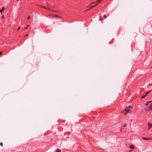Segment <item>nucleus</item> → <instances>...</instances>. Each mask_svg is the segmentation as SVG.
<instances>
[{
	"instance_id": "nucleus-1",
	"label": "nucleus",
	"mask_w": 152,
	"mask_h": 152,
	"mask_svg": "<svg viewBox=\"0 0 152 152\" xmlns=\"http://www.w3.org/2000/svg\"><path fill=\"white\" fill-rule=\"evenodd\" d=\"M151 91H147L145 93H144V95L142 96L141 97L142 99H143L145 98L146 95H147L150 92H151Z\"/></svg>"
},
{
	"instance_id": "nucleus-2",
	"label": "nucleus",
	"mask_w": 152,
	"mask_h": 152,
	"mask_svg": "<svg viewBox=\"0 0 152 152\" xmlns=\"http://www.w3.org/2000/svg\"><path fill=\"white\" fill-rule=\"evenodd\" d=\"M41 7L44 9H48L49 10H51V11H52V12H57V11H55V10H51L50 9V8H47L46 7H43V6H41Z\"/></svg>"
},
{
	"instance_id": "nucleus-3",
	"label": "nucleus",
	"mask_w": 152,
	"mask_h": 152,
	"mask_svg": "<svg viewBox=\"0 0 152 152\" xmlns=\"http://www.w3.org/2000/svg\"><path fill=\"white\" fill-rule=\"evenodd\" d=\"M131 112V110H129L127 108H126L125 110V112L124 113V115H126L128 113H130Z\"/></svg>"
},
{
	"instance_id": "nucleus-4",
	"label": "nucleus",
	"mask_w": 152,
	"mask_h": 152,
	"mask_svg": "<svg viewBox=\"0 0 152 152\" xmlns=\"http://www.w3.org/2000/svg\"><path fill=\"white\" fill-rule=\"evenodd\" d=\"M102 1V0H98L96 2H93L92 3V4H95L96 3H97L96 4L97 5L99 4V3H100Z\"/></svg>"
},
{
	"instance_id": "nucleus-5",
	"label": "nucleus",
	"mask_w": 152,
	"mask_h": 152,
	"mask_svg": "<svg viewBox=\"0 0 152 152\" xmlns=\"http://www.w3.org/2000/svg\"><path fill=\"white\" fill-rule=\"evenodd\" d=\"M142 139H143L144 140H150L152 139L151 138H149V137H147V138H145V137H142Z\"/></svg>"
},
{
	"instance_id": "nucleus-6",
	"label": "nucleus",
	"mask_w": 152,
	"mask_h": 152,
	"mask_svg": "<svg viewBox=\"0 0 152 152\" xmlns=\"http://www.w3.org/2000/svg\"><path fill=\"white\" fill-rule=\"evenodd\" d=\"M148 125L149 126L148 129H149L152 127V124L151 123H149Z\"/></svg>"
},
{
	"instance_id": "nucleus-7",
	"label": "nucleus",
	"mask_w": 152,
	"mask_h": 152,
	"mask_svg": "<svg viewBox=\"0 0 152 152\" xmlns=\"http://www.w3.org/2000/svg\"><path fill=\"white\" fill-rule=\"evenodd\" d=\"M129 148L132 149H134V148L133 145H131L129 146Z\"/></svg>"
},
{
	"instance_id": "nucleus-8",
	"label": "nucleus",
	"mask_w": 152,
	"mask_h": 152,
	"mask_svg": "<svg viewBox=\"0 0 152 152\" xmlns=\"http://www.w3.org/2000/svg\"><path fill=\"white\" fill-rule=\"evenodd\" d=\"M149 110L152 109V104H150L149 107H148Z\"/></svg>"
},
{
	"instance_id": "nucleus-9",
	"label": "nucleus",
	"mask_w": 152,
	"mask_h": 152,
	"mask_svg": "<svg viewBox=\"0 0 152 152\" xmlns=\"http://www.w3.org/2000/svg\"><path fill=\"white\" fill-rule=\"evenodd\" d=\"M61 150L59 149H57L56 151V152H61Z\"/></svg>"
},
{
	"instance_id": "nucleus-10",
	"label": "nucleus",
	"mask_w": 152,
	"mask_h": 152,
	"mask_svg": "<svg viewBox=\"0 0 152 152\" xmlns=\"http://www.w3.org/2000/svg\"><path fill=\"white\" fill-rule=\"evenodd\" d=\"M96 5H97V4H96V5H92V6L91 8H90V9H91L92 8H93V7H95V6H96Z\"/></svg>"
},
{
	"instance_id": "nucleus-11",
	"label": "nucleus",
	"mask_w": 152,
	"mask_h": 152,
	"mask_svg": "<svg viewBox=\"0 0 152 152\" xmlns=\"http://www.w3.org/2000/svg\"><path fill=\"white\" fill-rule=\"evenodd\" d=\"M4 7H3L0 10V12L1 13L2 12L3 10H4Z\"/></svg>"
},
{
	"instance_id": "nucleus-12",
	"label": "nucleus",
	"mask_w": 152,
	"mask_h": 152,
	"mask_svg": "<svg viewBox=\"0 0 152 152\" xmlns=\"http://www.w3.org/2000/svg\"><path fill=\"white\" fill-rule=\"evenodd\" d=\"M149 103H150V101H148V102H146V104H145V105H148V104Z\"/></svg>"
},
{
	"instance_id": "nucleus-13",
	"label": "nucleus",
	"mask_w": 152,
	"mask_h": 152,
	"mask_svg": "<svg viewBox=\"0 0 152 152\" xmlns=\"http://www.w3.org/2000/svg\"><path fill=\"white\" fill-rule=\"evenodd\" d=\"M123 126L124 127H126V124H123Z\"/></svg>"
},
{
	"instance_id": "nucleus-14",
	"label": "nucleus",
	"mask_w": 152,
	"mask_h": 152,
	"mask_svg": "<svg viewBox=\"0 0 152 152\" xmlns=\"http://www.w3.org/2000/svg\"><path fill=\"white\" fill-rule=\"evenodd\" d=\"M0 145L1 146H2L3 145V143H2V142H1L0 143Z\"/></svg>"
},
{
	"instance_id": "nucleus-15",
	"label": "nucleus",
	"mask_w": 152,
	"mask_h": 152,
	"mask_svg": "<svg viewBox=\"0 0 152 152\" xmlns=\"http://www.w3.org/2000/svg\"><path fill=\"white\" fill-rule=\"evenodd\" d=\"M103 17L105 18H106L107 17V16L105 15H103Z\"/></svg>"
},
{
	"instance_id": "nucleus-16",
	"label": "nucleus",
	"mask_w": 152,
	"mask_h": 152,
	"mask_svg": "<svg viewBox=\"0 0 152 152\" xmlns=\"http://www.w3.org/2000/svg\"><path fill=\"white\" fill-rule=\"evenodd\" d=\"M129 107H130V108H132V106H129Z\"/></svg>"
},
{
	"instance_id": "nucleus-17",
	"label": "nucleus",
	"mask_w": 152,
	"mask_h": 152,
	"mask_svg": "<svg viewBox=\"0 0 152 152\" xmlns=\"http://www.w3.org/2000/svg\"><path fill=\"white\" fill-rule=\"evenodd\" d=\"M2 54V53L0 52V55H1V54Z\"/></svg>"
},
{
	"instance_id": "nucleus-18",
	"label": "nucleus",
	"mask_w": 152,
	"mask_h": 152,
	"mask_svg": "<svg viewBox=\"0 0 152 152\" xmlns=\"http://www.w3.org/2000/svg\"><path fill=\"white\" fill-rule=\"evenodd\" d=\"M29 18H30V16H29L28 17V19H29Z\"/></svg>"
},
{
	"instance_id": "nucleus-19",
	"label": "nucleus",
	"mask_w": 152,
	"mask_h": 152,
	"mask_svg": "<svg viewBox=\"0 0 152 152\" xmlns=\"http://www.w3.org/2000/svg\"><path fill=\"white\" fill-rule=\"evenodd\" d=\"M17 30H19V27H18L17 29Z\"/></svg>"
},
{
	"instance_id": "nucleus-20",
	"label": "nucleus",
	"mask_w": 152,
	"mask_h": 152,
	"mask_svg": "<svg viewBox=\"0 0 152 152\" xmlns=\"http://www.w3.org/2000/svg\"><path fill=\"white\" fill-rule=\"evenodd\" d=\"M150 103L152 102V101H150Z\"/></svg>"
}]
</instances>
